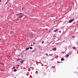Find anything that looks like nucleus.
<instances>
[{
	"mask_svg": "<svg viewBox=\"0 0 78 78\" xmlns=\"http://www.w3.org/2000/svg\"><path fill=\"white\" fill-rule=\"evenodd\" d=\"M29 35L30 36L33 37V33L32 32H30L29 34Z\"/></svg>",
	"mask_w": 78,
	"mask_h": 78,
	"instance_id": "obj_1",
	"label": "nucleus"
},
{
	"mask_svg": "<svg viewBox=\"0 0 78 78\" xmlns=\"http://www.w3.org/2000/svg\"><path fill=\"white\" fill-rule=\"evenodd\" d=\"M73 20H74V19H73L70 20L69 21V23H72V22H73Z\"/></svg>",
	"mask_w": 78,
	"mask_h": 78,
	"instance_id": "obj_2",
	"label": "nucleus"
},
{
	"mask_svg": "<svg viewBox=\"0 0 78 78\" xmlns=\"http://www.w3.org/2000/svg\"><path fill=\"white\" fill-rule=\"evenodd\" d=\"M17 16H19V15L20 16H23V14H22V13H19V14H17Z\"/></svg>",
	"mask_w": 78,
	"mask_h": 78,
	"instance_id": "obj_3",
	"label": "nucleus"
},
{
	"mask_svg": "<svg viewBox=\"0 0 78 78\" xmlns=\"http://www.w3.org/2000/svg\"><path fill=\"white\" fill-rule=\"evenodd\" d=\"M66 58H68L69 56V54H66Z\"/></svg>",
	"mask_w": 78,
	"mask_h": 78,
	"instance_id": "obj_4",
	"label": "nucleus"
},
{
	"mask_svg": "<svg viewBox=\"0 0 78 78\" xmlns=\"http://www.w3.org/2000/svg\"><path fill=\"white\" fill-rule=\"evenodd\" d=\"M13 32L12 31H10V34H11V35L13 34Z\"/></svg>",
	"mask_w": 78,
	"mask_h": 78,
	"instance_id": "obj_5",
	"label": "nucleus"
},
{
	"mask_svg": "<svg viewBox=\"0 0 78 78\" xmlns=\"http://www.w3.org/2000/svg\"><path fill=\"white\" fill-rule=\"evenodd\" d=\"M30 49V48H26V49L25 50V51H27V50H29Z\"/></svg>",
	"mask_w": 78,
	"mask_h": 78,
	"instance_id": "obj_6",
	"label": "nucleus"
},
{
	"mask_svg": "<svg viewBox=\"0 0 78 78\" xmlns=\"http://www.w3.org/2000/svg\"><path fill=\"white\" fill-rule=\"evenodd\" d=\"M52 50H53V51H56V48H54L52 49Z\"/></svg>",
	"mask_w": 78,
	"mask_h": 78,
	"instance_id": "obj_7",
	"label": "nucleus"
},
{
	"mask_svg": "<svg viewBox=\"0 0 78 78\" xmlns=\"http://www.w3.org/2000/svg\"><path fill=\"white\" fill-rule=\"evenodd\" d=\"M31 52H32V53H33L34 52H36V50H35V49H34V50H33V51H31Z\"/></svg>",
	"mask_w": 78,
	"mask_h": 78,
	"instance_id": "obj_8",
	"label": "nucleus"
},
{
	"mask_svg": "<svg viewBox=\"0 0 78 78\" xmlns=\"http://www.w3.org/2000/svg\"><path fill=\"white\" fill-rule=\"evenodd\" d=\"M23 17V16H19V18H22V17Z\"/></svg>",
	"mask_w": 78,
	"mask_h": 78,
	"instance_id": "obj_9",
	"label": "nucleus"
},
{
	"mask_svg": "<svg viewBox=\"0 0 78 78\" xmlns=\"http://www.w3.org/2000/svg\"><path fill=\"white\" fill-rule=\"evenodd\" d=\"M58 31V29H56V30H54V32H56V31Z\"/></svg>",
	"mask_w": 78,
	"mask_h": 78,
	"instance_id": "obj_10",
	"label": "nucleus"
},
{
	"mask_svg": "<svg viewBox=\"0 0 78 78\" xmlns=\"http://www.w3.org/2000/svg\"><path fill=\"white\" fill-rule=\"evenodd\" d=\"M64 59L63 58H62L61 59V61H64Z\"/></svg>",
	"mask_w": 78,
	"mask_h": 78,
	"instance_id": "obj_11",
	"label": "nucleus"
},
{
	"mask_svg": "<svg viewBox=\"0 0 78 78\" xmlns=\"http://www.w3.org/2000/svg\"><path fill=\"white\" fill-rule=\"evenodd\" d=\"M72 48H73V49H74V50L76 49V48L75 47H73Z\"/></svg>",
	"mask_w": 78,
	"mask_h": 78,
	"instance_id": "obj_12",
	"label": "nucleus"
},
{
	"mask_svg": "<svg viewBox=\"0 0 78 78\" xmlns=\"http://www.w3.org/2000/svg\"><path fill=\"white\" fill-rule=\"evenodd\" d=\"M21 64H23V60L21 61Z\"/></svg>",
	"mask_w": 78,
	"mask_h": 78,
	"instance_id": "obj_13",
	"label": "nucleus"
},
{
	"mask_svg": "<svg viewBox=\"0 0 78 78\" xmlns=\"http://www.w3.org/2000/svg\"><path fill=\"white\" fill-rule=\"evenodd\" d=\"M53 54H50L49 55V56H53Z\"/></svg>",
	"mask_w": 78,
	"mask_h": 78,
	"instance_id": "obj_14",
	"label": "nucleus"
},
{
	"mask_svg": "<svg viewBox=\"0 0 78 78\" xmlns=\"http://www.w3.org/2000/svg\"><path fill=\"white\" fill-rule=\"evenodd\" d=\"M30 48L31 49V50H32V49H33V48L32 47H30Z\"/></svg>",
	"mask_w": 78,
	"mask_h": 78,
	"instance_id": "obj_15",
	"label": "nucleus"
},
{
	"mask_svg": "<svg viewBox=\"0 0 78 78\" xmlns=\"http://www.w3.org/2000/svg\"><path fill=\"white\" fill-rule=\"evenodd\" d=\"M42 47L41 46H39V48L40 49Z\"/></svg>",
	"mask_w": 78,
	"mask_h": 78,
	"instance_id": "obj_16",
	"label": "nucleus"
},
{
	"mask_svg": "<svg viewBox=\"0 0 78 78\" xmlns=\"http://www.w3.org/2000/svg\"><path fill=\"white\" fill-rule=\"evenodd\" d=\"M20 58H19V59H17V61H19L20 60Z\"/></svg>",
	"mask_w": 78,
	"mask_h": 78,
	"instance_id": "obj_17",
	"label": "nucleus"
},
{
	"mask_svg": "<svg viewBox=\"0 0 78 78\" xmlns=\"http://www.w3.org/2000/svg\"><path fill=\"white\" fill-rule=\"evenodd\" d=\"M14 72H16V71H17V70H16V69H14Z\"/></svg>",
	"mask_w": 78,
	"mask_h": 78,
	"instance_id": "obj_18",
	"label": "nucleus"
},
{
	"mask_svg": "<svg viewBox=\"0 0 78 78\" xmlns=\"http://www.w3.org/2000/svg\"><path fill=\"white\" fill-rule=\"evenodd\" d=\"M13 69H16V68H15V67L14 66L13 67Z\"/></svg>",
	"mask_w": 78,
	"mask_h": 78,
	"instance_id": "obj_19",
	"label": "nucleus"
},
{
	"mask_svg": "<svg viewBox=\"0 0 78 78\" xmlns=\"http://www.w3.org/2000/svg\"><path fill=\"white\" fill-rule=\"evenodd\" d=\"M59 33H61V31L60 30L59 31Z\"/></svg>",
	"mask_w": 78,
	"mask_h": 78,
	"instance_id": "obj_20",
	"label": "nucleus"
},
{
	"mask_svg": "<svg viewBox=\"0 0 78 78\" xmlns=\"http://www.w3.org/2000/svg\"><path fill=\"white\" fill-rule=\"evenodd\" d=\"M42 43H43V44H44V41H42Z\"/></svg>",
	"mask_w": 78,
	"mask_h": 78,
	"instance_id": "obj_21",
	"label": "nucleus"
},
{
	"mask_svg": "<svg viewBox=\"0 0 78 78\" xmlns=\"http://www.w3.org/2000/svg\"><path fill=\"white\" fill-rule=\"evenodd\" d=\"M78 42H76V44H78Z\"/></svg>",
	"mask_w": 78,
	"mask_h": 78,
	"instance_id": "obj_22",
	"label": "nucleus"
},
{
	"mask_svg": "<svg viewBox=\"0 0 78 78\" xmlns=\"http://www.w3.org/2000/svg\"><path fill=\"white\" fill-rule=\"evenodd\" d=\"M33 44H36V43L34 42L33 43Z\"/></svg>",
	"mask_w": 78,
	"mask_h": 78,
	"instance_id": "obj_23",
	"label": "nucleus"
},
{
	"mask_svg": "<svg viewBox=\"0 0 78 78\" xmlns=\"http://www.w3.org/2000/svg\"><path fill=\"white\" fill-rule=\"evenodd\" d=\"M7 3H8V2H7L5 4V5H6V4H7Z\"/></svg>",
	"mask_w": 78,
	"mask_h": 78,
	"instance_id": "obj_24",
	"label": "nucleus"
},
{
	"mask_svg": "<svg viewBox=\"0 0 78 78\" xmlns=\"http://www.w3.org/2000/svg\"><path fill=\"white\" fill-rule=\"evenodd\" d=\"M46 55H48V54L46 53Z\"/></svg>",
	"mask_w": 78,
	"mask_h": 78,
	"instance_id": "obj_25",
	"label": "nucleus"
},
{
	"mask_svg": "<svg viewBox=\"0 0 78 78\" xmlns=\"http://www.w3.org/2000/svg\"><path fill=\"white\" fill-rule=\"evenodd\" d=\"M33 45L32 44H31L30 46L31 47L32 46H33Z\"/></svg>",
	"mask_w": 78,
	"mask_h": 78,
	"instance_id": "obj_26",
	"label": "nucleus"
},
{
	"mask_svg": "<svg viewBox=\"0 0 78 78\" xmlns=\"http://www.w3.org/2000/svg\"><path fill=\"white\" fill-rule=\"evenodd\" d=\"M0 2H2V0H0Z\"/></svg>",
	"mask_w": 78,
	"mask_h": 78,
	"instance_id": "obj_27",
	"label": "nucleus"
},
{
	"mask_svg": "<svg viewBox=\"0 0 78 78\" xmlns=\"http://www.w3.org/2000/svg\"><path fill=\"white\" fill-rule=\"evenodd\" d=\"M73 37H73H74V36H73V37Z\"/></svg>",
	"mask_w": 78,
	"mask_h": 78,
	"instance_id": "obj_28",
	"label": "nucleus"
},
{
	"mask_svg": "<svg viewBox=\"0 0 78 78\" xmlns=\"http://www.w3.org/2000/svg\"><path fill=\"white\" fill-rule=\"evenodd\" d=\"M8 1H9V0H8L7 2H8Z\"/></svg>",
	"mask_w": 78,
	"mask_h": 78,
	"instance_id": "obj_29",
	"label": "nucleus"
},
{
	"mask_svg": "<svg viewBox=\"0 0 78 78\" xmlns=\"http://www.w3.org/2000/svg\"><path fill=\"white\" fill-rule=\"evenodd\" d=\"M31 36H30V38H31Z\"/></svg>",
	"mask_w": 78,
	"mask_h": 78,
	"instance_id": "obj_30",
	"label": "nucleus"
},
{
	"mask_svg": "<svg viewBox=\"0 0 78 78\" xmlns=\"http://www.w3.org/2000/svg\"><path fill=\"white\" fill-rule=\"evenodd\" d=\"M23 55L22 56H21V57H22V58H23Z\"/></svg>",
	"mask_w": 78,
	"mask_h": 78,
	"instance_id": "obj_31",
	"label": "nucleus"
},
{
	"mask_svg": "<svg viewBox=\"0 0 78 78\" xmlns=\"http://www.w3.org/2000/svg\"><path fill=\"white\" fill-rule=\"evenodd\" d=\"M16 23H17V22H16Z\"/></svg>",
	"mask_w": 78,
	"mask_h": 78,
	"instance_id": "obj_32",
	"label": "nucleus"
},
{
	"mask_svg": "<svg viewBox=\"0 0 78 78\" xmlns=\"http://www.w3.org/2000/svg\"><path fill=\"white\" fill-rule=\"evenodd\" d=\"M20 56V55H18V56Z\"/></svg>",
	"mask_w": 78,
	"mask_h": 78,
	"instance_id": "obj_33",
	"label": "nucleus"
},
{
	"mask_svg": "<svg viewBox=\"0 0 78 78\" xmlns=\"http://www.w3.org/2000/svg\"><path fill=\"white\" fill-rule=\"evenodd\" d=\"M21 54H22V53H21Z\"/></svg>",
	"mask_w": 78,
	"mask_h": 78,
	"instance_id": "obj_34",
	"label": "nucleus"
},
{
	"mask_svg": "<svg viewBox=\"0 0 78 78\" xmlns=\"http://www.w3.org/2000/svg\"><path fill=\"white\" fill-rule=\"evenodd\" d=\"M77 69H78V67L77 68Z\"/></svg>",
	"mask_w": 78,
	"mask_h": 78,
	"instance_id": "obj_35",
	"label": "nucleus"
},
{
	"mask_svg": "<svg viewBox=\"0 0 78 78\" xmlns=\"http://www.w3.org/2000/svg\"><path fill=\"white\" fill-rule=\"evenodd\" d=\"M34 67H32V68H33Z\"/></svg>",
	"mask_w": 78,
	"mask_h": 78,
	"instance_id": "obj_36",
	"label": "nucleus"
}]
</instances>
